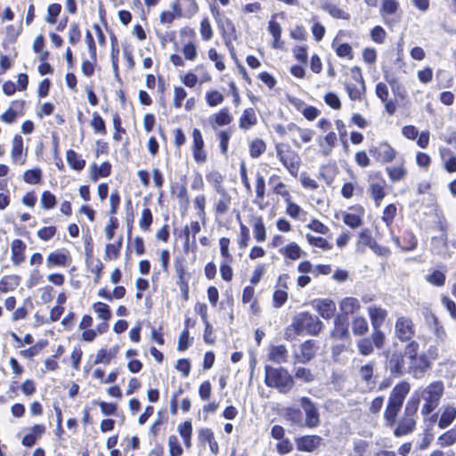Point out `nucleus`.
Masks as SVG:
<instances>
[{"mask_svg": "<svg viewBox=\"0 0 456 456\" xmlns=\"http://www.w3.org/2000/svg\"><path fill=\"white\" fill-rule=\"evenodd\" d=\"M343 221L349 227L354 229L362 225V217L359 215L353 213H344Z\"/></svg>", "mask_w": 456, "mask_h": 456, "instance_id": "obj_56", "label": "nucleus"}, {"mask_svg": "<svg viewBox=\"0 0 456 456\" xmlns=\"http://www.w3.org/2000/svg\"><path fill=\"white\" fill-rule=\"evenodd\" d=\"M208 182L212 185L214 190L217 192L225 188L223 186V176L217 171H212L207 175Z\"/></svg>", "mask_w": 456, "mask_h": 456, "instance_id": "obj_48", "label": "nucleus"}, {"mask_svg": "<svg viewBox=\"0 0 456 456\" xmlns=\"http://www.w3.org/2000/svg\"><path fill=\"white\" fill-rule=\"evenodd\" d=\"M359 242L370 247V248H375L376 247H378L377 242L373 240L371 233L368 229H363L361 232L359 236Z\"/></svg>", "mask_w": 456, "mask_h": 456, "instance_id": "obj_63", "label": "nucleus"}, {"mask_svg": "<svg viewBox=\"0 0 456 456\" xmlns=\"http://www.w3.org/2000/svg\"><path fill=\"white\" fill-rule=\"evenodd\" d=\"M332 47L335 49V52L338 54V56L342 58H347L348 60L353 59V50L349 44L345 43L336 45L335 43H333Z\"/></svg>", "mask_w": 456, "mask_h": 456, "instance_id": "obj_51", "label": "nucleus"}, {"mask_svg": "<svg viewBox=\"0 0 456 456\" xmlns=\"http://www.w3.org/2000/svg\"><path fill=\"white\" fill-rule=\"evenodd\" d=\"M350 74L355 83H346V90L351 100H360L365 93V85L361 69L354 66L350 69Z\"/></svg>", "mask_w": 456, "mask_h": 456, "instance_id": "obj_9", "label": "nucleus"}, {"mask_svg": "<svg viewBox=\"0 0 456 456\" xmlns=\"http://www.w3.org/2000/svg\"><path fill=\"white\" fill-rule=\"evenodd\" d=\"M257 122L256 112L253 109H246L239 120V126L242 130H248Z\"/></svg>", "mask_w": 456, "mask_h": 456, "instance_id": "obj_31", "label": "nucleus"}, {"mask_svg": "<svg viewBox=\"0 0 456 456\" xmlns=\"http://www.w3.org/2000/svg\"><path fill=\"white\" fill-rule=\"evenodd\" d=\"M224 99V95L217 90H211L206 93V101L210 107H216L221 104Z\"/></svg>", "mask_w": 456, "mask_h": 456, "instance_id": "obj_52", "label": "nucleus"}, {"mask_svg": "<svg viewBox=\"0 0 456 456\" xmlns=\"http://www.w3.org/2000/svg\"><path fill=\"white\" fill-rule=\"evenodd\" d=\"M444 394V385L441 381L429 384L422 391V397L425 403L422 405L421 413L425 416L432 412L439 404Z\"/></svg>", "mask_w": 456, "mask_h": 456, "instance_id": "obj_6", "label": "nucleus"}, {"mask_svg": "<svg viewBox=\"0 0 456 456\" xmlns=\"http://www.w3.org/2000/svg\"><path fill=\"white\" fill-rule=\"evenodd\" d=\"M91 126L94 128L95 133H99L102 134H106L105 123H104L103 119L102 118V117L97 112H94L93 114V118L91 120Z\"/></svg>", "mask_w": 456, "mask_h": 456, "instance_id": "obj_59", "label": "nucleus"}, {"mask_svg": "<svg viewBox=\"0 0 456 456\" xmlns=\"http://www.w3.org/2000/svg\"><path fill=\"white\" fill-rule=\"evenodd\" d=\"M268 31L273 37V47L276 49L281 48L283 42L281 40L282 31L281 25L275 20H271L268 23Z\"/></svg>", "mask_w": 456, "mask_h": 456, "instance_id": "obj_33", "label": "nucleus"}, {"mask_svg": "<svg viewBox=\"0 0 456 456\" xmlns=\"http://www.w3.org/2000/svg\"><path fill=\"white\" fill-rule=\"evenodd\" d=\"M386 170L392 182H397L402 180L406 174V170L403 165L397 167H387Z\"/></svg>", "mask_w": 456, "mask_h": 456, "instance_id": "obj_53", "label": "nucleus"}, {"mask_svg": "<svg viewBox=\"0 0 456 456\" xmlns=\"http://www.w3.org/2000/svg\"><path fill=\"white\" fill-rule=\"evenodd\" d=\"M209 120L213 125L225 126L232 121V117L227 108H223L218 113L211 116Z\"/></svg>", "mask_w": 456, "mask_h": 456, "instance_id": "obj_37", "label": "nucleus"}, {"mask_svg": "<svg viewBox=\"0 0 456 456\" xmlns=\"http://www.w3.org/2000/svg\"><path fill=\"white\" fill-rule=\"evenodd\" d=\"M269 360L276 362H286L288 359V350L284 345L271 346L268 350Z\"/></svg>", "mask_w": 456, "mask_h": 456, "instance_id": "obj_26", "label": "nucleus"}, {"mask_svg": "<svg viewBox=\"0 0 456 456\" xmlns=\"http://www.w3.org/2000/svg\"><path fill=\"white\" fill-rule=\"evenodd\" d=\"M216 193L219 195V199L216 200L215 205L216 213L218 216H223L230 209L232 197L225 189L217 191Z\"/></svg>", "mask_w": 456, "mask_h": 456, "instance_id": "obj_24", "label": "nucleus"}, {"mask_svg": "<svg viewBox=\"0 0 456 456\" xmlns=\"http://www.w3.org/2000/svg\"><path fill=\"white\" fill-rule=\"evenodd\" d=\"M370 152L381 163L392 162L397 153L396 151L387 142L379 143L377 146L371 148Z\"/></svg>", "mask_w": 456, "mask_h": 456, "instance_id": "obj_14", "label": "nucleus"}, {"mask_svg": "<svg viewBox=\"0 0 456 456\" xmlns=\"http://www.w3.org/2000/svg\"><path fill=\"white\" fill-rule=\"evenodd\" d=\"M168 447L171 456H180L183 453V449L180 446L178 438L175 436H169Z\"/></svg>", "mask_w": 456, "mask_h": 456, "instance_id": "obj_64", "label": "nucleus"}, {"mask_svg": "<svg viewBox=\"0 0 456 456\" xmlns=\"http://www.w3.org/2000/svg\"><path fill=\"white\" fill-rule=\"evenodd\" d=\"M56 202H57L56 198L52 192H50L48 191H45L42 193L40 203H41V207L43 208L52 209L55 207Z\"/></svg>", "mask_w": 456, "mask_h": 456, "instance_id": "obj_54", "label": "nucleus"}, {"mask_svg": "<svg viewBox=\"0 0 456 456\" xmlns=\"http://www.w3.org/2000/svg\"><path fill=\"white\" fill-rule=\"evenodd\" d=\"M45 427L44 425H35L33 428H31L30 429V433L26 435L23 438H22V444L26 447H31L35 444L37 439H38L39 437H41L43 436V434L45 433Z\"/></svg>", "mask_w": 456, "mask_h": 456, "instance_id": "obj_30", "label": "nucleus"}, {"mask_svg": "<svg viewBox=\"0 0 456 456\" xmlns=\"http://www.w3.org/2000/svg\"><path fill=\"white\" fill-rule=\"evenodd\" d=\"M110 164L109 162H103L97 167L95 164L92 166V179L97 181L99 176L106 177L110 174Z\"/></svg>", "mask_w": 456, "mask_h": 456, "instance_id": "obj_45", "label": "nucleus"}, {"mask_svg": "<svg viewBox=\"0 0 456 456\" xmlns=\"http://www.w3.org/2000/svg\"><path fill=\"white\" fill-rule=\"evenodd\" d=\"M93 308L101 320L107 322L111 318V312L108 305L97 302L94 305Z\"/></svg>", "mask_w": 456, "mask_h": 456, "instance_id": "obj_49", "label": "nucleus"}, {"mask_svg": "<svg viewBox=\"0 0 456 456\" xmlns=\"http://www.w3.org/2000/svg\"><path fill=\"white\" fill-rule=\"evenodd\" d=\"M300 405L305 415V427L316 428L320 424V415L315 404L308 397H302Z\"/></svg>", "mask_w": 456, "mask_h": 456, "instance_id": "obj_12", "label": "nucleus"}, {"mask_svg": "<svg viewBox=\"0 0 456 456\" xmlns=\"http://www.w3.org/2000/svg\"><path fill=\"white\" fill-rule=\"evenodd\" d=\"M387 366L390 372L394 375L401 376L407 371V359L405 354H403L400 351H394L391 354H387Z\"/></svg>", "mask_w": 456, "mask_h": 456, "instance_id": "obj_11", "label": "nucleus"}, {"mask_svg": "<svg viewBox=\"0 0 456 456\" xmlns=\"http://www.w3.org/2000/svg\"><path fill=\"white\" fill-rule=\"evenodd\" d=\"M419 343L411 341L404 347V354L407 359V372L415 379H421L424 373L430 367V362L424 354H419Z\"/></svg>", "mask_w": 456, "mask_h": 456, "instance_id": "obj_3", "label": "nucleus"}, {"mask_svg": "<svg viewBox=\"0 0 456 456\" xmlns=\"http://www.w3.org/2000/svg\"><path fill=\"white\" fill-rule=\"evenodd\" d=\"M187 97V92L182 86H175L174 88V98H173V105L176 109H180L182 107L183 101Z\"/></svg>", "mask_w": 456, "mask_h": 456, "instance_id": "obj_57", "label": "nucleus"}, {"mask_svg": "<svg viewBox=\"0 0 456 456\" xmlns=\"http://www.w3.org/2000/svg\"><path fill=\"white\" fill-rule=\"evenodd\" d=\"M419 408L418 399H410L404 408L403 416L398 421L394 435L397 437L411 433L416 426V414Z\"/></svg>", "mask_w": 456, "mask_h": 456, "instance_id": "obj_5", "label": "nucleus"}, {"mask_svg": "<svg viewBox=\"0 0 456 456\" xmlns=\"http://www.w3.org/2000/svg\"><path fill=\"white\" fill-rule=\"evenodd\" d=\"M287 131L292 136L294 146L297 148L301 146L299 141L303 143H309L315 135V132L313 129L301 127L294 123L288 125Z\"/></svg>", "mask_w": 456, "mask_h": 456, "instance_id": "obj_10", "label": "nucleus"}, {"mask_svg": "<svg viewBox=\"0 0 456 456\" xmlns=\"http://www.w3.org/2000/svg\"><path fill=\"white\" fill-rule=\"evenodd\" d=\"M268 183L272 186L273 192L282 197L284 200L292 198L287 185L281 180L279 175H272L268 179Z\"/></svg>", "mask_w": 456, "mask_h": 456, "instance_id": "obj_23", "label": "nucleus"}, {"mask_svg": "<svg viewBox=\"0 0 456 456\" xmlns=\"http://www.w3.org/2000/svg\"><path fill=\"white\" fill-rule=\"evenodd\" d=\"M312 305L316 309L319 314L326 320L333 317L336 312V305L331 299H316L312 303Z\"/></svg>", "mask_w": 456, "mask_h": 456, "instance_id": "obj_18", "label": "nucleus"}, {"mask_svg": "<svg viewBox=\"0 0 456 456\" xmlns=\"http://www.w3.org/2000/svg\"><path fill=\"white\" fill-rule=\"evenodd\" d=\"M322 438L319 436H303L295 439L297 449L300 452H312L322 444Z\"/></svg>", "mask_w": 456, "mask_h": 456, "instance_id": "obj_17", "label": "nucleus"}, {"mask_svg": "<svg viewBox=\"0 0 456 456\" xmlns=\"http://www.w3.org/2000/svg\"><path fill=\"white\" fill-rule=\"evenodd\" d=\"M173 11H164L160 13L159 20L162 24H170L173 20L181 16V10L177 2L171 5Z\"/></svg>", "mask_w": 456, "mask_h": 456, "instance_id": "obj_39", "label": "nucleus"}, {"mask_svg": "<svg viewBox=\"0 0 456 456\" xmlns=\"http://www.w3.org/2000/svg\"><path fill=\"white\" fill-rule=\"evenodd\" d=\"M23 179L27 183L37 184L41 180V171L38 168L27 170L23 175Z\"/></svg>", "mask_w": 456, "mask_h": 456, "instance_id": "obj_61", "label": "nucleus"}, {"mask_svg": "<svg viewBox=\"0 0 456 456\" xmlns=\"http://www.w3.org/2000/svg\"><path fill=\"white\" fill-rule=\"evenodd\" d=\"M316 142L320 155L329 157L337 144V134L333 131H330L326 135L319 136Z\"/></svg>", "mask_w": 456, "mask_h": 456, "instance_id": "obj_16", "label": "nucleus"}, {"mask_svg": "<svg viewBox=\"0 0 456 456\" xmlns=\"http://www.w3.org/2000/svg\"><path fill=\"white\" fill-rule=\"evenodd\" d=\"M359 353L362 355H370L373 352L372 341L369 338H364L357 342Z\"/></svg>", "mask_w": 456, "mask_h": 456, "instance_id": "obj_58", "label": "nucleus"}, {"mask_svg": "<svg viewBox=\"0 0 456 456\" xmlns=\"http://www.w3.org/2000/svg\"><path fill=\"white\" fill-rule=\"evenodd\" d=\"M275 151L277 158L289 174L293 176H297L301 163L299 155L289 147L285 149L281 144H276Z\"/></svg>", "mask_w": 456, "mask_h": 456, "instance_id": "obj_7", "label": "nucleus"}, {"mask_svg": "<svg viewBox=\"0 0 456 456\" xmlns=\"http://www.w3.org/2000/svg\"><path fill=\"white\" fill-rule=\"evenodd\" d=\"M399 8V4L396 0H382V6L380 12L383 16L394 14Z\"/></svg>", "mask_w": 456, "mask_h": 456, "instance_id": "obj_55", "label": "nucleus"}, {"mask_svg": "<svg viewBox=\"0 0 456 456\" xmlns=\"http://www.w3.org/2000/svg\"><path fill=\"white\" fill-rule=\"evenodd\" d=\"M67 161L69 165L76 170H81L85 167V160L82 159L77 152L72 150L67 151Z\"/></svg>", "mask_w": 456, "mask_h": 456, "instance_id": "obj_46", "label": "nucleus"}, {"mask_svg": "<svg viewBox=\"0 0 456 456\" xmlns=\"http://www.w3.org/2000/svg\"><path fill=\"white\" fill-rule=\"evenodd\" d=\"M368 191L370 195V197L374 200L375 204L377 207H379L381 204V201L386 196L385 192V182H372L370 184V187L368 189Z\"/></svg>", "mask_w": 456, "mask_h": 456, "instance_id": "obj_27", "label": "nucleus"}, {"mask_svg": "<svg viewBox=\"0 0 456 456\" xmlns=\"http://www.w3.org/2000/svg\"><path fill=\"white\" fill-rule=\"evenodd\" d=\"M411 386L408 382L403 381L397 384L391 391L387 405L384 411V419L387 427H393L398 412L401 411L403 401L409 394Z\"/></svg>", "mask_w": 456, "mask_h": 456, "instance_id": "obj_2", "label": "nucleus"}, {"mask_svg": "<svg viewBox=\"0 0 456 456\" xmlns=\"http://www.w3.org/2000/svg\"><path fill=\"white\" fill-rule=\"evenodd\" d=\"M253 233L255 240L258 242L266 240V230L261 216L255 217L253 220Z\"/></svg>", "mask_w": 456, "mask_h": 456, "instance_id": "obj_35", "label": "nucleus"}, {"mask_svg": "<svg viewBox=\"0 0 456 456\" xmlns=\"http://www.w3.org/2000/svg\"><path fill=\"white\" fill-rule=\"evenodd\" d=\"M285 417L293 424L299 427H305L300 410L295 408H288L285 411Z\"/></svg>", "mask_w": 456, "mask_h": 456, "instance_id": "obj_47", "label": "nucleus"}, {"mask_svg": "<svg viewBox=\"0 0 456 456\" xmlns=\"http://www.w3.org/2000/svg\"><path fill=\"white\" fill-rule=\"evenodd\" d=\"M191 151L193 159L198 164H203L207 161V152L204 150L203 137L198 128H194L192 131Z\"/></svg>", "mask_w": 456, "mask_h": 456, "instance_id": "obj_13", "label": "nucleus"}, {"mask_svg": "<svg viewBox=\"0 0 456 456\" xmlns=\"http://www.w3.org/2000/svg\"><path fill=\"white\" fill-rule=\"evenodd\" d=\"M322 9L326 11L333 18L346 20H348L350 19V14L348 12H346L345 10H343L342 8L334 4H325L322 6Z\"/></svg>", "mask_w": 456, "mask_h": 456, "instance_id": "obj_38", "label": "nucleus"}, {"mask_svg": "<svg viewBox=\"0 0 456 456\" xmlns=\"http://www.w3.org/2000/svg\"><path fill=\"white\" fill-rule=\"evenodd\" d=\"M279 252L290 260H297L301 257L303 250L296 242H290L280 248Z\"/></svg>", "mask_w": 456, "mask_h": 456, "instance_id": "obj_32", "label": "nucleus"}, {"mask_svg": "<svg viewBox=\"0 0 456 456\" xmlns=\"http://www.w3.org/2000/svg\"><path fill=\"white\" fill-rule=\"evenodd\" d=\"M11 156L14 164L23 165L25 163V155L23 154V139L19 134H16L13 137Z\"/></svg>", "mask_w": 456, "mask_h": 456, "instance_id": "obj_22", "label": "nucleus"}, {"mask_svg": "<svg viewBox=\"0 0 456 456\" xmlns=\"http://www.w3.org/2000/svg\"><path fill=\"white\" fill-rule=\"evenodd\" d=\"M178 433L184 440L187 448L191 445L192 425L191 421H184L178 426Z\"/></svg>", "mask_w": 456, "mask_h": 456, "instance_id": "obj_40", "label": "nucleus"}, {"mask_svg": "<svg viewBox=\"0 0 456 456\" xmlns=\"http://www.w3.org/2000/svg\"><path fill=\"white\" fill-rule=\"evenodd\" d=\"M369 330L367 320L362 316L354 317L352 320V331L355 336H363Z\"/></svg>", "mask_w": 456, "mask_h": 456, "instance_id": "obj_34", "label": "nucleus"}, {"mask_svg": "<svg viewBox=\"0 0 456 456\" xmlns=\"http://www.w3.org/2000/svg\"><path fill=\"white\" fill-rule=\"evenodd\" d=\"M121 247L122 237H120L115 243L107 244L105 246V258L109 260L118 258L120 253Z\"/></svg>", "mask_w": 456, "mask_h": 456, "instance_id": "obj_43", "label": "nucleus"}, {"mask_svg": "<svg viewBox=\"0 0 456 456\" xmlns=\"http://www.w3.org/2000/svg\"><path fill=\"white\" fill-rule=\"evenodd\" d=\"M367 310L372 328H381L387 317V311L376 305L369 306Z\"/></svg>", "mask_w": 456, "mask_h": 456, "instance_id": "obj_20", "label": "nucleus"}, {"mask_svg": "<svg viewBox=\"0 0 456 456\" xmlns=\"http://www.w3.org/2000/svg\"><path fill=\"white\" fill-rule=\"evenodd\" d=\"M152 220L153 217L151 209L144 208L142 211V216L139 221L140 228L143 231H148L151 224H152Z\"/></svg>", "mask_w": 456, "mask_h": 456, "instance_id": "obj_60", "label": "nucleus"}, {"mask_svg": "<svg viewBox=\"0 0 456 456\" xmlns=\"http://www.w3.org/2000/svg\"><path fill=\"white\" fill-rule=\"evenodd\" d=\"M455 419L456 407L452 404H446L444 406V410L438 422V427L440 428H445L450 426Z\"/></svg>", "mask_w": 456, "mask_h": 456, "instance_id": "obj_28", "label": "nucleus"}, {"mask_svg": "<svg viewBox=\"0 0 456 456\" xmlns=\"http://www.w3.org/2000/svg\"><path fill=\"white\" fill-rule=\"evenodd\" d=\"M322 329L323 323L317 316L301 312L293 317L292 322L286 329L285 337L289 339L301 335L316 336Z\"/></svg>", "mask_w": 456, "mask_h": 456, "instance_id": "obj_1", "label": "nucleus"}, {"mask_svg": "<svg viewBox=\"0 0 456 456\" xmlns=\"http://www.w3.org/2000/svg\"><path fill=\"white\" fill-rule=\"evenodd\" d=\"M317 346L313 340H306L300 345L298 351L294 352L296 362L306 363L310 362L315 355Z\"/></svg>", "mask_w": 456, "mask_h": 456, "instance_id": "obj_15", "label": "nucleus"}, {"mask_svg": "<svg viewBox=\"0 0 456 456\" xmlns=\"http://www.w3.org/2000/svg\"><path fill=\"white\" fill-rule=\"evenodd\" d=\"M265 383L267 387L276 388L284 394L294 385L293 378L286 369L272 366H265Z\"/></svg>", "mask_w": 456, "mask_h": 456, "instance_id": "obj_4", "label": "nucleus"}, {"mask_svg": "<svg viewBox=\"0 0 456 456\" xmlns=\"http://www.w3.org/2000/svg\"><path fill=\"white\" fill-rule=\"evenodd\" d=\"M416 333V327L411 318L400 315L395 322V336L401 342L413 341Z\"/></svg>", "mask_w": 456, "mask_h": 456, "instance_id": "obj_8", "label": "nucleus"}, {"mask_svg": "<svg viewBox=\"0 0 456 456\" xmlns=\"http://www.w3.org/2000/svg\"><path fill=\"white\" fill-rule=\"evenodd\" d=\"M339 310L345 316L353 315L360 312L362 305L360 300L354 297L342 298L338 303Z\"/></svg>", "mask_w": 456, "mask_h": 456, "instance_id": "obj_19", "label": "nucleus"}, {"mask_svg": "<svg viewBox=\"0 0 456 456\" xmlns=\"http://www.w3.org/2000/svg\"><path fill=\"white\" fill-rule=\"evenodd\" d=\"M305 238L307 242L313 247L320 248L323 250H330L332 248V244L330 243L325 238L317 237L310 233H307Z\"/></svg>", "mask_w": 456, "mask_h": 456, "instance_id": "obj_42", "label": "nucleus"}, {"mask_svg": "<svg viewBox=\"0 0 456 456\" xmlns=\"http://www.w3.org/2000/svg\"><path fill=\"white\" fill-rule=\"evenodd\" d=\"M181 53L185 60L194 61L198 56V46L194 41H189L183 45Z\"/></svg>", "mask_w": 456, "mask_h": 456, "instance_id": "obj_41", "label": "nucleus"}, {"mask_svg": "<svg viewBox=\"0 0 456 456\" xmlns=\"http://www.w3.org/2000/svg\"><path fill=\"white\" fill-rule=\"evenodd\" d=\"M265 142L262 139H254L249 143V154L253 159L259 158L265 151Z\"/></svg>", "mask_w": 456, "mask_h": 456, "instance_id": "obj_44", "label": "nucleus"}, {"mask_svg": "<svg viewBox=\"0 0 456 456\" xmlns=\"http://www.w3.org/2000/svg\"><path fill=\"white\" fill-rule=\"evenodd\" d=\"M70 262V257L66 250H57L48 255L46 258V266L51 269L53 266H67Z\"/></svg>", "mask_w": 456, "mask_h": 456, "instance_id": "obj_21", "label": "nucleus"}, {"mask_svg": "<svg viewBox=\"0 0 456 456\" xmlns=\"http://www.w3.org/2000/svg\"><path fill=\"white\" fill-rule=\"evenodd\" d=\"M25 248L26 245L21 240L16 239L12 242L11 249L13 264L20 265L25 260Z\"/></svg>", "mask_w": 456, "mask_h": 456, "instance_id": "obj_29", "label": "nucleus"}, {"mask_svg": "<svg viewBox=\"0 0 456 456\" xmlns=\"http://www.w3.org/2000/svg\"><path fill=\"white\" fill-rule=\"evenodd\" d=\"M331 337L336 339H345L349 338V330L346 320L337 316L334 320V329L331 331Z\"/></svg>", "mask_w": 456, "mask_h": 456, "instance_id": "obj_25", "label": "nucleus"}, {"mask_svg": "<svg viewBox=\"0 0 456 456\" xmlns=\"http://www.w3.org/2000/svg\"><path fill=\"white\" fill-rule=\"evenodd\" d=\"M118 346H114L113 348L110 349L109 351H107L105 349L99 350L96 354L95 360H94V364H98V363L109 364L111 362V360L113 358H115V356L118 353Z\"/></svg>", "mask_w": 456, "mask_h": 456, "instance_id": "obj_36", "label": "nucleus"}, {"mask_svg": "<svg viewBox=\"0 0 456 456\" xmlns=\"http://www.w3.org/2000/svg\"><path fill=\"white\" fill-rule=\"evenodd\" d=\"M61 11V5L60 4H51L47 7V14L45 17V21L50 24H55L57 21V17L60 15Z\"/></svg>", "mask_w": 456, "mask_h": 456, "instance_id": "obj_50", "label": "nucleus"}, {"mask_svg": "<svg viewBox=\"0 0 456 456\" xmlns=\"http://www.w3.org/2000/svg\"><path fill=\"white\" fill-rule=\"evenodd\" d=\"M359 374L367 383L374 384L373 380V363H367L360 368Z\"/></svg>", "mask_w": 456, "mask_h": 456, "instance_id": "obj_62", "label": "nucleus"}]
</instances>
